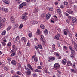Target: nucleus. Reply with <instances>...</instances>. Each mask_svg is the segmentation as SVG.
<instances>
[{
  "label": "nucleus",
  "instance_id": "nucleus-26",
  "mask_svg": "<svg viewBox=\"0 0 77 77\" xmlns=\"http://www.w3.org/2000/svg\"><path fill=\"white\" fill-rule=\"evenodd\" d=\"M70 71L73 73H75L76 72V71L73 69H70Z\"/></svg>",
  "mask_w": 77,
  "mask_h": 77
},
{
  "label": "nucleus",
  "instance_id": "nucleus-46",
  "mask_svg": "<svg viewBox=\"0 0 77 77\" xmlns=\"http://www.w3.org/2000/svg\"><path fill=\"white\" fill-rule=\"evenodd\" d=\"M30 42H29L28 41L27 44V46H28V47H29V46H30Z\"/></svg>",
  "mask_w": 77,
  "mask_h": 77
},
{
  "label": "nucleus",
  "instance_id": "nucleus-43",
  "mask_svg": "<svg viewBox=\"0 0 77 77\" xmlns=\"http://www.w3.org/2000/svg\"><path fill=\"white\" fill-rule=\"evenodd\" d=\"M15 28H18V25L17 24H16L14 26Z\"/></svg>",
  "mask_w": 77,
  "mask_h": 77
},
{
  "label": "nucleus",
  "instance_id": "nucleus-47",
  "mask_svg": "<svg viewBox=\"0 0 77 77\" xmlns=\"http://www.w3.org/2000/svg\"><path fill=\"white\" fill-rule=\"evenodd\" d=\"M28 14V13H25L23 14V15L24 16H26V15H27Z\"/></svg>",
  "mask_w": 77,
  "mask_h": 77
},
{
  "label": "nucleus",
  "instance_id": "nucleus-13",
  "mask_svg": "<svg viewBox=\"0 0 77 77\" xmlns=\"http://www.w3.org/2000/svg\"><path fill=\"white\" fill-rule=\"evenodd\" d=\"M21 41H24V42L26 43L27 42V39L24 37H23L21 38Z\"/></svg>",
  "mask_w": 77,
  "mask_h": 77
},
{
  "label": "nucleus",
  "instance_id": "nucleus-21",
  "mask_svg": "<svg viewBox=\"0 0 77 77\" xmlns=\"http://www.w3.org/2000/svg\"><path fill=\"white\" fill-rule=\"evenodd\" d=\"M32 24H38V21H33L32 22Z\"/></svg>",
  "mask_w": 77,
  "mask_h": 77
},
{
  "label": "nucleus",
  "instance_id": "nucleus-36",
  "mask_svg": "<svg viewBox=\"0 0 77 77\" xmlns=\"http://www.w3.org/2000/svg\"><path fill=\"white\" fill-rule=\"evenodd\" d=\"M48 33V32L47 31V29H46L44 31V33L45 34V35H47V33Z\"/></svg>",
  "mask_w": 77,
  "mask_h": 77
},
{
  "label": "nucleus",
  "instance_id": "nucleus-34",
  "mask_svg": "<svg viewBox=\"0 0 77 77\" xmlns=\"http://www.w3.org/2000/svg\"><path fill=\"white\" fill-rule=\"evenodd\" d=\"M74 45L75 46V48L76 50H77V44L75 43H74Z\"/></svg>",
  "mask_w": 77,
  "mask_h": 77
},
{
  "label": "nucleus",
  "instance_id": "nucleus-7",
  "mask_svg": "<svg viewBox=\"0 0 77 77\" xmlns=\"http://www.w3.org/2000/svg\"><path fill=\"white\" fill-rule=\"evenodd\" d=\"M60 37V35L59 33L57 34L55 36L54 39H57L58 40L59 39V37Z\"/></svg>",
  "mask_w": 77,
  "mask_h": 77
},
{
  "label": "nucleus",
  "instance_id": "nucleus-59",
  "mask_svg": "<svg viewBox=\"0 0 77 77\" xmlns=\"http://www.w3.org/2000/svg\"><path fill=\"white\" fill-rule=\"evenodd\" d=\"M68 18H69V19H71V16H68Z\"/></svg>",
  "mask_w": 77,
  "mask_h": 77
},
{
  "label": "nucleus",
  "instance_id": "nucleus-55",
  "mask_svg": "<svg viewBox=\"0 0 77 77\" xmlns=\"http://www.w3.org/2000/svg\"><path fill=\"white\" fill-rule=\"evenodd\" d=\"M38 8H35L34 10V11H35V12H38Z\"/></svg>",
  "mask_w": 77,
  "mask_h": 77
},
{
  "label": "nucleus",
  "instance_id": "nucleus-10",
  "mask_svg": "<svg viewBox=\"0 0 77 77\" xmlns=\"http://www.w3.org/2000/svg\"><path fill=\"white\" fill-rule=\"evenodd\" d=\"M56 48H55V45L53 44L52 45V52H54Z\"/></svg>",
  "mask_w": 77,
  "mask_h": 77
},
{
  "label": "nucleus",
  "instance_id": "nucleus-45",
  "mask_svg": "<svg viewBox=\"0 0 77 77\" xmlns=\"http://www.w3.org/2000/svg\"><path fill=\"white\" fill-rule=\"evenodd\" d=\"M53 10V8H50L49 9V11H51Z\"/></svg>",
  "mask_w": 77,
  "mask_h": 77
},
{
  "label": "nucleus",
  "instance_id": "nucleus-60",
  "mask_svg": "<svg viewBox=\"0 0 77 77\" xmlns=\"http://www.w3.org/2000/svg\"><path fill=\"white\" fill-rule=\"evenodd\" d=\"M70 57L72 58V59H73V58H74V56L72 55H71Z\"/></svg>",
  "mask_w": 77,
  "mask_h": 77
},
{
  "label": "nucleus",
  "instance_id": "nucleus-51",
  "mask_svg": "<svg viewBox=\"0 0 77 77\" xmlns=\"http://www.w3.org/2000/svg\"><path fill=\"white\" fill-rule=\"evenodd\" d=\"M60 7L61 8V9H63V8H64V7L63 6V5H61L60 6Z\"/></svg>",
  "mask_w": 77,
  "mask_h": 77
},
{
  "label": "nucleus",
  "instance_id": "nucleus-2",
  "mask_svg": "<svg viewBox=\"0 0 77 77\" xmlns=\"http://www.w3.org/2000/svg\"><path fill=\"white\" fill-rule=\"evenodd\" d=\"M12 50L10 51V53H14L15 51H16L17 50L16 49V46L14 45H13L12 46Z\"/></svg>",
  "mask_w": 77,
  "mask_h": 77
},
{
  "label": "nucleus",
  "instance_id": "nucleus-35",
  "mask_svg": "<svg viewBox=\"0 0 77 77\" xmlns=\"http://www.w3.org/2000/svg\"><path fill=\"white\" fill-rule=\"evenodd\" d=\"M32 75L34 77H37V75H36V73H34L32 74Z\"/></svg>",
  "mask_w": 77,
  "mask_h": 77
},
{
  "label": "nucleus",
  "instance_id": "nucleus-8",
  "mask_svg": "<svg viewBox=\"0 0 77 77\" xmlns=\"http://www.w3.org/2000/svg\"><path fill=\"white\" fill-rule=\"evenodd\" d=\"M33 59H34V61L35 62H38V58L36 57H35V55L32 56V60H33Z\"/></svg>",
  "mask_w": 77,
  "mask_h": 77
},
{
  "label": "nucleus",
  "instance_id": "nucleus-27",
  "mask_svg": "<svg viewBox=\"0 0 77 77\" xmlns=\"http://www.w3.org/2000/svg\"><path fill=\"white\" fill-rule=\"evenodd\" d=\"M69 49H70V50H71V53H75V51H74V50L72 49V48L71 47H70Z\"/></svg>",
  "mask_w": 77,
  "mask_h": 77
},
{
  "label": "nucleus",
  "instance_id": "nucleus-64",
  "mask_svg": "<svg viewBox=\"0 0 77 77\" xmlns=\"http://www.w3.org/2000/svg\"><path fill=\"white\" fill-rule=\"evenodd\" d=\"M13 77H19V76L17 75H14Z\"/></svg>",
  "mask_w": 77,
  "mask_h": 77
},
{
  "label": "nucleus",
  "instance_id": "nucleus-25",
  "mask_svg": "<svg viewBox=\"0 0 77 77\" xmlns=\"http://www.w3.org/2000/svg\"><path fill=\"white\" fill-rule=\"evenodd\" d=\"M1 43L2 44V46H6V43L5 42H1Z\"/></svg>",
  "mask_w": 77,
  "mask_h": 77
},
{
  "label": "nucleus",
  "instance_id": "nucleus-44",
  "mask_svg": "<svg viewBox=\"0 0 77 77\" xmlns=\"http://www.w3.org/2000/svg\"><path fill=\"white\" fill-rule=\"evenodd\" d=\"M50 60H55V58L53 57L50 58Z\"/></svg>",
  "mask_w": 77,
  "mask_h": 77
},
{
  "label": "nucleus",
  "instance_id": "nucleus-29",
  "mask_svg": "<svg viewBox=\"0 0 77 77\" xmlns=\"http://www.w3.org/2000/svg\"><path fill=\"white\" fill-rule=\"evenodd\" d=\"M40 27L42 29H45V26L42 24H41L40 26Z\"/></svg>",
  "mask_w": 77,
  "mask_h": 77
},
{
  "label": "nucleus",
  "instance_id": "nucleus-49",
  "mask_svg": "<svg viewBox=\"0 0 77 77\" xmlns=\"http://www.w3.org/2000/svg\"><path fill=\"white\" fill-rule=\"evenodd\" d=\"M18 66L19 68H21V65L20 63L18 64Z\"/></svg>",
  "mask_w": 77,
  "mask_h": 77
},
{
  "label": "nucleus",
  "instance_id": "nucleus-9",
  "mask_svg": "<svg viewBox=\"0 0 77 77\" xmlns=\"http://www.w3.org/2000/svg\"><path fill=\"white\" fill-rule=\"evenodd\" d=\"M67 62V60L66 59H63L62 61V63L64 65H65V64H66V63Z\"/></svg>",
  "mask_w": 77,
  "mask_h": 77
},
{
  "label": "nucleus",
  "instance_id": "nucleus-19",
  "mask_svg": "<svg viewBox=\"0 0 77 77\" xmlns=\"http://www.w3.org/2000/svg\"><path fill=\"white\" fill-rule=\"evenodd\" d=\"M17 74L18 75H22V76H23V74H22V73L20 71H17Z\"/></svg>",
  "mask_w": 77,
  "mask_h": 77
},
{
  "label": "nucleus",
  "instance_id": "nucleus-62",
  "mask_svg": "<svg viewBox=\"0 0 77 77\" xmlns=\"http://www.w3.org/2000/svg\"><path fill=\"white\" fill-rule=\"evenodd\" d=\"M10 72L11 73L13 74V73H14V70H11Z\"/></svg>",
  "mask_w": 77,
  "mask_h": 77
},
{
  "label": "nucleus",
  "instance_id": "nucleus-15",
  "mask_svg": "<svg viewBox=\"0 0 77 77\" xmlns=\"http://www.w3.org/2000/svg\"><path fill=\"white\" fill-rule=\"evenodd\" d=\"M21 19L22 20H27V16L22 15V16L21 17Z\"/></svg>",
  "mask_w": 77,
  "mask_h": 77
},
{
  "label": "nucleus",
  "instance_id": "nucleus-31",
  "mask_svg": "<svg viewBox=\"0 0 77 77\" xmlns=\"http://www.w3.org/2000/svg\"><path fill=\"white\" fill-rule=\"evenodd\" d=\"M11 20L12 23H14L15 22V19H14V18H11Z\"/></svg>",
  "mask_w": 77,
  "mask_h": 77
},
{
  "label": "nucleus",
  "instance_id": "nucleus-63",
  "mask_svg": "<svg viewBox=\"0 0 77 77\" xmlns=\"http://www.w3.org/2000/svg\"><path fill=\"white\" fill-rule=\"evenodd\" d=\"M56 54L57 56H59V54L58 53H57Z\"/></svg>",
  "mask_w": 77,
  "mask_h": 77
},
{
  "label": "nucleus",
  "instance_id": "nucleus-50",
  "mask_svg": "<svg viewBox=\"0 0 77 77\" xmlns=\"http://www.w3.org/2000/svg\"><path fill=\"white\" fill-rule=\"evenodd\" d=\"M8 69L7 68V67H5L4 68V70L5 71H7L8 70Z\"/></svg>",
  "mask_w": 77,
  "mask_h": 77
},
{
  "label": "nucleus",
  "instance_id": "nucleus-54",
  "mask_svg": "<svg viewBox=\"0 0 77 77\" xmlns=\"http://www.w3.org/2000/svg\"><path fill=\"white\" fill-rule=\"evenodd\" d=\"M68 3L67 2H65L64 3V4L65 5H68Z\"/></svg>",
  "mask_w": 77,
  "mask_h": 77
},
{
  "label": "nucleus",
  "instance_id": "nucleus-24",
  "mask_svg": "<svg viewBox=\"0 0 77 77\" xmlns=\"http://www.w3.org/2000/svg\"><path fill=\"white\" fill-rule=\"evenodd\" d=\"M12 29V26H8L7 28V31H9L11 30Z\"/></svg>",
  "mask_w": 77,
  "mask_h": 77
},
{
  "label": "nucleus",
  "instance_id": "nucleus-28",
  "mask_svg": "<svg viewBox=\"0 0 77 77\" xmlns=\"http://www.w3.org/2000/svg\"><path fill=\"white\" fill-rule=\"evenodd\" d=\"M6 31L4 30V31L2 33V35H6Z\"/></svg>",
  "mask_w": 77,
  "mask_h": 77
},
{
  "label": "nucleus",
  "instance_id": "nucleus-38",
  "mask_svg": "<svg viewBox=\"0 0 77 77\" xmlns=\"http://www.w3.org/2000/svg\"><path fill=\"white\" fill-rule=\"evenodd\" d=\"M64 14L66 16H68L69 15V14L66 12H64Z\"/></svg>",
  "mask_w": 77,
  "mask_h": 77
},
{
  "label": "nucleus",
  "instance_id": "nucleus-52",
  "mask_svg": "<svg viewBox=\"0 0 77 77\" xmlns=\"http://www.w3.org/2000/svg\"><path fill=\"white\" fill-rule=\"evenodd\" d=\"M64 33L65 35H67V32L66 31H64Z\"/></svg>",
  "mask_w": 77,
  "mask_h": 77
},
{
  "label": "nucleus",
  "instance_id": "nucleus-12",
  "mask_svg": "<svg viewBox=\"0 0 77 77\" xmlns=\"http://www.w3.org/2000/svg\"><path fill=\"white\" fill-rule=\"evenodd\" d=\"M11 63L13 65H17V62L15 60H13L11 62Z\"/></svg>",
  "mask_w": 77,
  "mask_h": 77
},
{
  "label": "nucleus",
  "instance_id": "nucleus-6",
  "mask_svg": "<svg viewBox=\"0 0 77 77\" xmlns=\"http://www.w3.org/2000/svg\"><path fill=\"white\" fill-rule=\"evenodd\" d=\"M26 75H31V74H32V72L30 69H29L28 70H27L26 72Z\"/></svg>",
  "mask_w": 77,
  "mask_h": 77
},
{
  "label": "nucleus",
  "instance_id": "nucleus-5",
  "mask_svg": "<svg viewBox=\"0 0 77 77\" xmlns=\"http://www.w3.org/2000/svg\"><path fill=\"white\" fill-rule=\"evenodd\" d=\"M54 68L57 69H59L60 68V65L57 63H56L54 65Z\"/></svg>",
  "mask_w": 77,
  "mask_h": 77
},
{
  "label": "nucleus",
  "instance_id": "nucleus-57",
  "mask_svg": "<svg viewBox=\"0 0 77 77\" xmlns=\"http://www.w3.org/2000/svg\"><path fill=\"white\" fill-rule=\"evenodd\" d=\"M75 64L76 63H73V66H74L75 68Z\"/></svg>",
  "mask_w": 77,
  "mask_h": 77
},
{
  "label": "nucleus",
  "instance_id": "nucleus-16",
  "mask_svg": "<svg viewBox=\"0 0 77 77\" xmlns=\"http://www.w3.org/2000/svg\"><path fill=\"white\" fill-rule=\"evenodd\" d=\"M51 15L50 13H48L46 14V18L47 20H48L50 18V17Z\"/></svg>",
  "mask_w": 77,
  "mask_h": 77
},
{
  "label": "nucleus",
  "instance_id": "nucleus-40",
  "mask_svg": "<svg viewBox=\"0 0 77 77\" xmlns=\"http://www.w3.org/2000/svg\"><path fill=\"white\" fill-rule=\"evenodd\" d=\"M15 1H16V2H17L18 3L20 4V3H21V1H20L19 0H15Z\"/></svg>",
  "mask_w": 77,
  "mask_h": 77
},
{
  "label": "nucleus",
  "instance_id": "nucleus-17",
  "mask_svg": "<svg viewBox=\"0 0 77 77\" xmlns=\"http://www.w3.org/2000/svg\"><path fill=\"white\" fill-rule=\"evenodd\" d=\"M38 47L40 49H42V46L40 44H38L37 45Z\"/></svg>",
  "mask_w": 77,
  "mask_h": 77
},
{
  "label": "nucleus",
  "instance_id": "nucleus-53",
  "mask_svg": "<svg viewBox=\"0 0 77 77\" xmlns=\"http://www.w3.org/2000/svg\"><path fill=\"white\" fill-rule=\"evenodd\" d=\"M3 27V24H0V29H2Z\"/></svg>",
  "mask_w": 77,
  "mask_h": 77
},
{
  "label": "nucleus",
  "instance_id": "nucleus-11",
  "mask_svg": "<svg viewBox=\"0 0 77 77\" xmlns=\"http://www.w3.org/2000/svg\"><path fill=\"white\" fill-rule=\"evenodd\" d=\"M27 66L28 68H29L30 69H31V71H33V67H32V66L30 64H27Z\"/></svg>",
  "mask_w": 77,
  "mask_h": 77
},
{
  "label": "nucleus",
  "instance_id": "nucleus-37",
  "mask_svg": "<svg viewBox=\"0 0 77 77\" xmlns=\"http://www.w3.org/2000/svg\"><path fill=\"white\" fill-rule=\"evenodd\" d=\"M24 67H25V69H26V71H28L29 70V67H26V66H24Z\"/></svg>",
  "mask_w": 77,
  "mask_h": 77
},
{
  "label": "nucleus",
  "instance_id": "nucleus-48",
  "mask_svg": "<svg viewBox=\"0 0 77 77\" xmlns=\"http://www.w3.org/2000/svg\"><path fill=\"white\" fill-rule=\"evenodd\" d=\"M7 60L8 62H10V61H11V59L10 58H7Z\"/></svg>",
  "mask_w": 77,
  "mask_h": 77
},
{
  "label": "nucleus",
  "instance_id": "nucleus-30",
  "mask_svg": "<svg viewBox=\"0 0 77 77\" xmlns=\"http://www.w3.org/2000/svg\"><path fill=\"white\" fill-rule=\"evenodd\" d=\"M23 27V24H21L20 25V26L19 27V29H22V28Z\"/></svg>",
  "mask_w": 77,
  "mask_h": 77
},
{
  "label": "nucleus",
  "instance_id": "nucleus-56",
  "mask_svg": "<svg viewBox=\"0 0 77 77\" xmlns=\"http://www.w3.org/2000/svg\"><path fill=\"white\" fill-rule=\"evenodd\" d=\"M3 21V22H5V21H6V20L5 18H4L2 19Z\"/></svg>",
  "mask_w": 77,
  "mask_h": 77
},
{
  "label": "nucleus",
  "instance_id": "nucleus-4",
  "mask_svg": "<svg viewBox=\"0 0 77 77\" xmlns=\"http://www.w3.org/2000/svg\"><path fill=\"white\" fill-rule=\"evenodd\" d=\"M1 10L5 12V13H7L9 11V10L7 8H1Z\"/></svg>",
  "mask_w": 77,
  "mask_h": 77
},
{
  "label": "nucleus",
  "instance_id": "nucleus-18",
  "mask_svg": "<svg viewBox=\"0 0 77 77\" xmlns=\"http://www.w3.org/2000/svg\"><path fill=\"white\" fill-rule=\"evenodd\" d=\"M57 12H58V13L60 14L62 13V11L60 9H57Z\"/></svg>",
  "mask_w": 77,
  "mask_h": 77
},
{
  "label": "nucleus",
  "instance_id": "nucleus-33",
  "mask_svg": "<svg viewBox=\"0 0 77 77\" xmlns=\"http://www.w3.org/2000/svg\"><path fill=\"white\" fill-rule=\"evenodd\" d=\"M11 45H12V44H11V43L9 42L7 44V47H9V46H11Z\"/></svg>",
  "mask_w": 77,
  "mask_h": 77
},
{
  "label": "nucleus",
  "instance_id": "nucleus-1",
  "mask_svg": "<svg viewBox=\"0 0 77 77\" xmlns=\"http://www.w3.org/2000/svg\"><path fill=\"white\" fill-rule=\"evenodd\" d=\"M40 39L42 41V44L44 45L45 44V43L46 42V40H45V38L44 37V36L42 35H40Z\"/></svg>",
  "mask_w": 77,
  "mask_h": 77
},
{
  "label": "nucleus",
  "instance_id": "nucleus-23",
  "mask_svg": "<svg viewBox=\"0 0 77 77\" xmlns=\"http://www.w3.org/2000/svg\"><path fill=\"white\" fill-rule=\"evenodd\" d=\"M77 19H76V18H75V17H73L72 19V21L73 22V23H74L76 21V20Z\"/></svg>",
  "mask_w": 77,
  "mask_h": 77
},
{
  "label": "nucleus",
  "instance_id": "nucleus-3",
  "mask_svg": "<svg viewBox=\"0 0 77 77\" xmlns=\"http://www.w3.org/2000/svg\"><path fill=\"white\" fill-rule=\"evenodd\" d=\"M27 3L26 2H23L19 6V9H21L22 8H23V6H26Z\"/></svg>",
  "mask_w": 77,
  "mask_h": 77
},
{
  "label": "nucleus",
  "instance_id": "nucleus-32",
  "mask_svg": "<svg viewBox=\"0 0 77 77\" xmlns=\"http://www.w3.org/2000/svg\"><path fill=\"white\" fill-rule=\"evenodd\" d=\"M40 34V30L38 29L37 31V35H39Z\"/></svg>",
  "mask_w": 77,
  "mask_h": 77
},
{
  "label": "nucleus",
  "instance_id": "nucleus-61",
  "mask_svg": "<svg viewBox=\"0 0 77 77\" xmlns=\"http://www.w3.org/2000/svg\"><path fill=\"white\" fill-rule=\"evenodd\" d=\"M74 13V12L73 11H70V14H72Z\"/></svg>",
  "mask_w": 77,
  "mask_h": 77
},
{
  "label": "nucleus",
  "instance_id": "nucleus-41",
  "mask_svg": "<svg viewBox=\"0 0 77 77\" xmlns=\"http://www.w3.org/2000/svg\"><path fill=\"white\" fill-rule=\"evenodd\" d=\"M5 3V4H6V5H9V4L10 2L9 1H8L7 0Z\"/></svg>",
  "mask_w": 77,
  "mask_h": 77
},
{
  "label": "nucleus",
  "instance_id": "nucleus-58",
  "mask_svg": "<svg viewBox=\"0 0 77 77\" xmlns=\"http://www.w3.org/2000/svg\"><path fill=\"white\" fill-rule=\"evenodd\" d=\"M63 48L65 49L66 50H67V47H66V46H64L63 47Z\"/></svg>",
  "mask_w": 77,
  "mask_h": 77
},
{
  "label": "nucleus",
  "instance_id": "nucleus-20",
  "mask_svg": "<svg viewBox=\"0 0 77 77\" xmlns=\"http://www.w3.org/2000/svg\"><path fill=\"white\" fill-rule=\"evenodd\" d=\"M32 32L30 31H29V34H28V36L29 38H31L32 37Z\"/></svg>",
  "mask_w": 77,
  "mask_h": 77
},
{
  "label": "nucleus",
  "instance_id": "nucleus-42",
  "mask_svg": "<svg viewBox=\"0 0 77 77\" xmlns=\"http://www.w3.org/2000/svg\"><path fill=\"white\" fill-rule=\"evenodd\" d=\"M19 39H20V37H19V36H17L16 38V41H17V40Z\"/></svg>",
  "mask_w": 77,
  "mask_h": 77
},
{
  "label": "nucleus",
  "instance_id": "nucleus-39",
  "mask_svg": "<svg viewBox=\"0 0 77 77\" xmlns=\"http://www.w3.org/2000/svg\"><path fill=\"white\" fill-rule=\"evenodd\" d=\"M37 68L39 69H42V67L41 66H38L37 67Z\"/></svg>",
  "mask_w": 77,
  "mask_h": 77
},
{
  "label": "nucleus",
  "instance_id": "nucleus-14",
  "mask_svg": "<svg viewBox=\"0 0 77 77\" xmlns=\"http://www.w3.org/2000/svg\"><path fill=\"white\" fill-rule=\"evenodd\" d=\"M67 65L69 66H72V63H71V62L70 61H67Z\"/></svg>",
  "mask_w": 77,
  "mask_h": 77
},
{
  "label": "nucleus",
  "instance_id": "nucleus-22",
  "mask_svg": "<svg viewBox=\"0 0 77 77\" xmlns=\"http://www.w3.org/2000/svg\"><path fill=\"white\" fill-rule=\"evenodd\" d=\"M11 53H12L11 54V56L12 57H13V56H16L17 54V53L16 52H15Z\"/></svg>",
  "mask_w": 77,
  "mask_h": 77
}]
</instances>
